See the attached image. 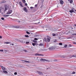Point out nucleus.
<instances>
[{
  "mask_svg": "<svg viewBox=\"0 0 76 76\" xmlns=\"http://www.w3.org/2000/svg\"><path fill=\"white\" fill-rule=\"evenodd\" d=\"M46 31H47V29H46Z\"/></svg>",
  "mask_w": 76,
  "mask_h": 76,
  "instance_id": "obj_53",
  "label": "nucleus"
},
{
  "mask_svg": "<svg viewBox=\"0 0 76 76\" xmlns=\"http://www.w3.org/2000/svg\"><path fill=\"white\" fill-rule=\"evenodd\" d=\"M24 61L26 63H29V61Z\"/></svg>",
  "mask_w": 76,
  "mask_h": 76,
  "instance_id": "obj_29",
  "label": "nucleus"
},
{
  "mask_svg": "<svg viewBox=\"0 0 76 76\" xmlns=\"http://www.w3.org/2000/svg\"><path fill=\"white\" fill-rule=\"evenodd\" d=\"M35 56H44V55L41 54H38V53H36L35 54Z\"/></svg>",
  "mask_w": 76,
  "mask_h": 76,
  "instance_id": "obj_4",
  "label": "nucleus"
},
{
  "mask_svg": "<svg viewBox=\"0 0 76 76\" xmlns=\"http://www.w3.org/2000/svg\"><path fill=\"white\" fill-rule=\"evenodd\" d=\"M69 47H72V45H69Z\"/></svg>",
  "mask_w": 76,
  "mask_h": 76,
  "instance_id": "obj_41",
  "label": "nucleus"
},
{
  "mask_svg": "<svg viewBox=\"0 0 76 76\" xmlns=\"http://www.w3.org/2000/svg\"><path fill=\"white\" fill-rule=\"evenodd\" d=\"M71 29H73V28H71Z\"/></svg>",
  "mask_w": 76,
  "mask_h": 76,
  "instance_id": "obj_50",
  "label": "nucleus"
},
{
  "mask_svg": "<svg viewBox=\"0 0 76 76\" xmlns=\"http://www.w3.org/2000/svg\"><path fill=\"white\" fill-rule=\"evenodd\" d=\"M32 45L33 46H35V44L34 43H33L32 44Z\"/></svg>",
  "mask_w": 76,
  "mask_h": 76,
  "instance_id": "obj_28",
  "label": "nucleus"
},
{
  "mask_svg": "<svg viewBox=\"0 0 76 76\" xmlns=\"http://www.w3.org/2000/svg\"><path fill=\"white\" fill-rule=\"evenodd\" d=\"M3 72L5 73H7V72L6 71L4 70L3 71Z\"/></svg>",
  "mask_w": 76,
  "mask_h": 76,
  "instance_id": "obj_16",
  "label": "nucleus"
},
{
  "mask_svg": "<svg viewBox=\"0 0 76 76\" xmlns=\"http://www.w3.org/2000/svg\"><path fill=\"white\" fill-rule=\"evenodd\" d=\"M3 16L4 17H7L8 16H9V15H4Z\"/></svg>",
  "mask_w": 76,
  "mask_h": 76,
  "instance_id": "obj_15",
  "label": "nucleus"
},
{
  "mask_svg": "<svg viewBox=\"0 0 76 76\" xmlns=\"http://www.w3.org/2000/svg\"><path fill=\"white\" fill-rule=\"evenodd\" d=\"M37 73H38L39 74V75H43V73L42 72H41L37 71Z\"/></svg>",
  "mask_w": 76,
  "mask_h": 76,
  "instance_id": "obj_6",
  "label": "nucleus"
},
{
  "mask_svg": "<svg viewBox=\"0 0 76 76\" xmlns=\"http://www.w3.org/2000/svg\"><path fill=\"white\" fill-rule=\"evenodd\" d=\"M22 1L24 3H26V1H25V0H23Z\"/></svg>",
  "mask_w": 76,
  "mask_h": 76,
  "instance_id": "obj_22",
  "label": "nucleus"
},
{
  "mask_svg": "<svg viewBox=\"0 0 76 76\" xmlns=\"http://www.w3.org/2000/svg\"><path fill=\"white\" fill-rule=\"evenodd\" d=\"M19 4H20V5L21 7H23V6H22V2H21V1L19 2Z\"/></svg>",
  "mask_w": 76,
  "mask_h": 76,
  "instance_id": "obj_8",
  "label": "nucleus"
},
{
  "mask_svg": "<svg viewBox=\"0 0 76 76\" xmlns=\"http://www.w3.org/2000/svg\"><path fill=\"white\" fill-rule=\"evenodd\" d=\"M73 0H70V1H69V2H70V3H71V4H72V3H73Z\"/></svg>",
  "mask_w": 76,
  "mask_h": 76,
  "instance_id": "obj_18",
  "label": "nucleus"
},
{
  "mask_svg": "<svg viewBox=\"0 0 76 76\" xmlns=\"http://www.w3.org/2000/svg\"><path fill=\"white\" fill-rule=\"evenodd\" d=\"M73 32L74 31H73V30H71Z\"/></svg>",
  "mask_w": 76,
  "mask_h": 76,
  "instance_id": "obj_47",
  "label": "nucleus"
},
{
  "mask_svg": "<svg viewBox=\"0 0 76 76\" xmlns=\"http://www.w3.org/2000/svg\"><path fill=\"white\" fill-rule=\"evenodd\" d=\"M29 42H26V44H29Z\"/></svg>",
  "mask_w": 76,
  "mask_h": 76,
  "instance_id": "obj_32",
  "label": "nucleus"
},
{
  "mask_svg": "<svg viewBox=\"0 0 76 76\" xmlns=\"http://www.w3.org/2000/svg\"><path fill=\"white\" fill-rule=\"evenodd\" d=\"M74 25L75 26H76V24H75Z\"/></svg>",
  "mask_w": 76,
  "mask_h": 76,
  "instance_id": "obj_49",
  "label": "nucleus"
},
{
  "mask_svg": "<svg viewBox=\"0 0 76 76\" xmlns=\"http://www.w3.org/2000/svg\"><path fill=\"white\" fill-rule=\"evenodd\" d=\"M23 43H25V41H24V42H23Z\"/></svg>",
  "mask_w": 76,
  "mask_h": 76,
  "instance_id": "obj_48",
  "label": "nucleus"
},
{
  "mask_svg": "<svg viewBox=\"0 0 76 76\" xmlns=\"http://www.w3.org/2000/svg\"><path fill=\"white\" fill-rule=\"evenodd\" d=\"M35 7H37V4H36L35 6Z\"/></svg>",
  "mask_w": 76,
  "mask_h": 76,
  "instance_id": "obj_42",
  "label": "nucleus"
},
{
  "mask_svg": "<svg viewBox=\"0 0 76 76\" xmlns=\"http://www.w3.org/2000/svg\"><path fill=\"white\" fill-rule=\"evenodd\" d=\"M3 3H4V2H3Z\"/></svg>",
  "mask_w": 76,
  "mask_h": 76,
  "instance_id": "obj_56",
  "label": "nucleus"
},
{
  "mask_svg": "<svg viewBox=\"0 0 76 76\" xmlns=\"http://www.w3.org/2000/svg\"><path fill=\"white\" fill-rule=\"evenodd\" d=\"M25 37H29V36H28V35H25Z\"/></svg>",
  "mask_w": 76,
  "mask_h": 76,
  "instance_id": "obj_26",
  "label": "nucleus"
},
{
  "mask_svg": "<svg viewBox=\"0 0 76 76\" xmlns=\"http://www.w3.org/2000/svg\"><path fill=\"white\" fill-rule=\"evenodd\" d=\"M0 51H1V52H3V50L0 49Z\"/></svg>",
  "mask_w": 76,
  "mask_h": 76,
  "instance_id": "obj_35",
  "label": "nucleus"
},
{
  "mask_svg": "<svg viewBox=\"0 0 76 76\" xmlns=\"http://www.w3.org/2000/svg\"><path fill=\"white\" fill-rule=\"evenodd\" d=\"M1 19H2V20H4V18H1Z\"/></svg>",
  "mask_w": 76,
  "mask_h": 76,
  "instance_id": "obj_37",
  "label": "nucleus"
},
{
  "mask_svg": "<svg viewBox=\"0 0 76 76\" xmlns=\"http://www.w3.org/2000/svg\"><path fill=\"white\" fill-rule=\"evenodd\" d=\"M75 10V12H76V10Z\"/></svg>",
  "mask_w": 76,
  "mask_h": 76,
  "instance_id": "obj_52",
  "label": "nucleus"
},
{
  "mask_svg": "<svg viewBox=\"0 0 76 76\" xmlns=\"http://www.w3.org/2000/svg\"><path fill=\"white\" fill-rule=\"evenodd\" d=\"M73 35H76V34H73Z\"/></svg>",
  "mask_w": 76,
  "mask_h": 76,
  "instance_id": "obj_43",
  "label": "nucleus"
},
{
  "mask_svg": "<svg viewBox=\"0 0 76 76\" xmlns=\"http://www.w3.org/2000/svg\"><path fill=\"white\" fill-rule=\"evenodd\" d=\"M76 74V72H72V74Z\"/></svg>",
  "mask_w": 76,
  "mask_h": 76,
  "instance_id": "obj_30",
  "label": "nucleus"
},
{
  "mask_svg": "<svg viewBox=\"0 0 76 76\" xmlns=\"http://www.w3.org/2000/svg\"><path fill=\"white\" fill-rule=\"evenodd\" d=\"M25 52H26V50H25Z\"/></svg>",
  "mask_w": 76,
  "mask_h": 76,
  "instance_id": "obj_51",
  "label": "nucleus"
},
{
  "mask_svg": "<svg viewBox=\"0 0 76 76\" xmlns=\"http://www.w3.org/2000/svg\"><path fill=\"white\" fill-rule=\"evenodd\" d=\"M67 47V45H64V47H62V48H66V47Z\"/></svg>",
  "mask_w": 76,
  "mask_h": 76,
  "instance_id": "obj_11",
  "label": "nucleus"
},
{
  "mask_svg": "<svg viewBox=\"0 0 76 76\" xmlns=\"http://www.w3.org/2000/svg\"><path fill=\"white\" fill-rule=\"evenodd\" d=\"M73 44H76V43L75 42H73Z\"/></svg>",
  "mask_w": 76,
  "mask_h": 76,
  "instance_id": "obj_44",
  "label": "nucleus"
},
{
  "mask_svg": "<svg viewBox=\"0 0 76 76\" xmlns=\"http://www.w3.org/2000/svg\"><path fill=\"white\" fill-rule=\"evenodd\" d=\"M60 3L61 4H64V1H63V0H60Z\"/></svg>",
  "mask_w": 76,
  "mask_h": 76,
  "instance_id": "obj_7",
  "label": "nucleus"
},
{
  "mask_svg": "<svg viewBox=\"0 0 76 76\" xmlns=\"http://www.w3.org/2000/svg\"><path fill=\"white\" fill-rule=\"evenodd\" d=\"M4 7L5 10L4 9V8H3L2 7H0V13H1L2 15L3 14V12L5 13L6 10H7L8 9V6L7 5H5Z\"/></svg>",
  "mask_w": 76,
  "mask_h": 76,
  "instance_id": "obj_1",
  "label": "nucleus"
},
{
  "mask_svg": "<svg viewBox=\"0 0 76 76\" xmlns=\"http://www.w3.org/2000/svg\"><path fill=\"white\" fill-rule=\"evenodd\" d=\"M15 28H20V27H19V26H16V27H15Z\"/></svg>",
  "mask_w": 76,
  "mask_h": 76,
  "instance_id": "obj_34",
  "label": "nucleus"
},
{
  "mask_svg": "<svg viewBox=\"0 0 76 76\" xmlns=\"http://www.w3.org/2000/svg\"><path fill=\"white\" fill-rule=\"evenodd\" d=\"M2 38V36H0V39Z\"/></svg>",
  "mask_w": 76,
  "mask_h": 76,
  "instance_id": "obj_39",
  "label": "nucleus"
},
{
  "mask_svg": "<svg viewBox=\"0 0 76 76\" xmlns=\"http://www.w3.org/2000/svg\"><path fill=\"white\" fill-rule=\"evenodd\" d=\"M44 40L45 42H47V39L45 38Z\"/></svg>",
  "mask_w": 76,
  "mask_h": 76,
  "instance_id": "obj_20",
  "label": "nucleus"
},
{
  "mask_svg": "<svg viewBox=\"0 0 76 76\" xmlns=\"http://www.w3.org/2000/svg\"><path fill=\"white\" fill-rule=\"evenodd\" d=\"M75 8H72V10H70L69 11V12L70 13H73V12H75Z\"/></svg>",
  "mask_w": 76,
  "mask_h": 76,
  "instance_id": "obj_2",
  "label": "nucleus"
},
{
  "mask_svg": "<svg viewBox=\"0 0 76 76\" xmlns=\"http://www.w3.org/2000/svg\"><path fill=\"white\" fill-rule=\"evenodd\" d=\"M47 38L48 42H50V38Z\"/></svg>",
  "mask_w": 76,
  "mask_h": 76,
  "instance_id": "obj_13",
  "label": "nucleus"
},
{
  "mask_svg": "<svg viewBox=\"0 0 76 76\" xmlns=\"http://www.w3.org/2000/svg\"><path fill=\"white\" fill-rule=\"evenodd\" d=\"M52 35L53 36H56V34H55L53 33Z\"/></svg>",
  "mask_w": 76,
  "mask_h": 76,
  "instance_id": "obj_31",
  "label": "nucleus"
},
{
  "mask_svg": "<svg viewBox=\"0 0 76 76\" xmlns=\"http://www.w3.org/2000/svg\"><path fill=\"white\" fill-rule=\"evenodd\" d=\"M12 44V45H14V44Z\"/></svg>",
  "mask_w": 76,
  "mask_h": 76,
  "instance_id": "obj_45",
  "label": "nucleus"
},
{
  "mask_svg": "<svg viewBox=\"0 0 76 76\" xmlns=\"http://www.w3.org/2000/svg\"><path fill=\"white\" fill-rule=\"evenodd\" d=\"M71 15H72V14H71Z\"/></svg>",
  "mask_w": 76,
  "mask_h": 76,
  "instance_id": "obj_57",
  "label": "nucleus"
},
{
  "mask_svg": "<svg viewBox=\"0 0 76 76\" xmlns=\"http://www.w3.org/2000/svg\"><path fill=\"white\" fill-rule=\"evenodd\" d=\"M1 67L3 70H5V68L3 66H1Z\"/></svg>",
  "mask_w": 76,
  "mask_h": 76,
  "instance_id": "obj_12",
  "label": "nucleus"
},
{
  "mask_svg": "<svg viewBox=\"0 0 76 76\" xmlns=\"http://www.w3.org/2000/svg\"><path fill=\"white\" fill-rule=\"evenodd\" d=\"M33 42H34L35 43H37V41L35 40H33Z\"/></svg>",
  "mask_w": 76,
  "mask_h": 76,
  "instance_id": "obj_19",
  "label": "nucleus"
},
{
  "mask_svg": "<svg viewBox=\"0 0 76 76\" xmlns=\"http://www.w3.org/2000/svg\"><path fill=\"white\" fill-rule=\"evenodd\" d=\"M19 22H20V21H19Z\"/></svg>",
  "mask_w": 76,
  "mask_h": 76,
  "instance_id": "obj_55",
  "label": "nucleus"
},
{
  "mask_svg": "<svg viewBox=\"0 0 76 76\" xmlns=\"http://www.w3.org/2000/svg\"><path fill=\"white\" fill-rule=\"evenodd\" d=\"M40 61H46V60L45 59H42V58H41V59H40Z\"/></svg>",
  "mask_w": 76,
  "mask_h": 76,
  "instance_id": "obj_9",
  "label": "nucleus"
},
{
  "mask_svg": "<svg viewBox=\"0 0 76 76\" xmlns=\"http://www.w3.org/2000/svg\"><path fill=\"white\" fill-rule=\"evenodd\" d=\"M25 6H27V4L26 3H25Z\"/></svg>",
  "mask_w": 76,
  "mask_h": 76,
  "instance_id": "obj_40",
  "label": "nucleus"
},
{
  "mask_svg": "<svg viewBox=\"0 0 76 76\" xmlns=\"http://www.w3.org/2000/svg\"><path fill=\"white\" fill-rule=\"evenodd\" d=\"M23 41H25L24 40H23Z\"/></svg>",
  "mask_w": 76,
  "mask_h": 76,
  "instance_id": "obj_54",
  "label": "nucleus"
},
{
  "mask_svg": "<svg viewBox=\"0 0 76 76\" xmlns=\"http://www.w3.org/2000/svg\"><path fill=\"white\" fill-rule=\"evenodd\" d=\"M12 10H10L9 11L7 12L6 14L7 15H9L10 14L12 13Z\"/></svg>",
  "mask_w": 76,
  "mask_h": 76,
  "instance_id": "obj_3",
  "label": "nucleus"
},
{
  "mask_svg": "<svg viewBox=\"0 0 76 76\" xmlns=\"http://www.w3.org/2000/svg\"><path fill=\"white\" fill-rule=\"evenodd\" d=\"M23 10L25 12H27L28 10H27V9H26V7H25L23 8Z\"/></svg>",
  "mask_w": 76,
  "mask_h": 76,
  "instance_id": "obj_5",
  "label": "nucleus"
},
{
  "mask_svg": "<svg viewBox=\"0 0 76 76\" xmlns=\"http://www.w3.org/2000/svg\"><path fill=\"white\" fill-rule=\"evenodd\" d=\"M72 57H76V55H73L72 56Z\"/></svg>",
  "mask_w": 76,
  "mask_h": 76,
  "instance_id": "obj_23",
  "label": "nucleus"
},
{
  "mask_svg": "<svg viewBox=\"0 0 76 76\" xmlns=\"http://www.w3.org/2000/svg\"><path fill=\"white\" fill-rule=\"evenodd\" d=\"M14 75H17V72H15V73H14Z\"/></svg>",
  "mask_w": 76,
  "mask_h": 76,
  "instance_id": "obj_38",
  "label": "nucleus"
},
{
  "mask_svg": "<svg viewBox=\"0 0 76 76\" xmlns=\"http://www.w3.org/2000/svg\"><path fill=\"white\" fill-rule=\"evenodd\" d=\"M30 9H31L32 10V9H34V7H30Z\"/></svg>",
  "mask_w": 76,
  "mask_h": 76,
  "instance_id": "obj_24",
  "label": "nucleus"
},
{
  "mask_svg": "<svg viewBox=\"0 0 76 76\" xmlns=\"http://www.w3.org/2000/svg\"><path fill=\"white\" fill-rule=\"evenodd\" d=\"M52 48L53 50H54V49H56V46H52Z\"/></svg>",
  "mask_w": 76,
  "mask_h": 76,
  "instance_id": "obj_17",
  "label": "nucleus"
},
{
  "mask_svg": "<svg viewBox=\"0 0 76 76\" xmlns=\"http://www.w3.org/2000/svg\"><path fill=\"white\" fill-rule=\"evenodd\" d=\"M34 40H38V39L37 38H35L34 39Z\"/></svg>",
  "mask_w": 76,
  "mask_h": 76,
  "instance_id": "obj_33",
  "label": "nucleus"
},
{
  "mask_svg": "<svg viewBox=\"0 0 76 76\" xmlns=\"http://www.w3.org/2000/svg\"><path fill=\"white\" fill-rule=\"evenodd\" d=\"M48 49L49 50H53V46L50 47Z\"/></svg>",
  "mask_w": 76,
  "mask_h": 76,
  "instance_id": "obj_10",
  "label": "nucleus"
},
{
  "mask_svg": "<svg viewBox=\"0 0 76 76\" xmlns=\"http://www.w3.org/2000/svg\"><path fill=\"white\" fill-rule=\"evenodd\" d=\"M26 32L27 34H30V33L28 31H26Z\"/></svg>",
  "mask_w": 76,
  "mask_h": 76,
  "instance_id": "obj_27",
  "label": "nucleus"
},
{
  "mask_svg": "<svg viewBox=\"0 0 76 76\" xmlns=\"http://www.w3.org/2000/svg\"><path fill=\"white\" fill-rule=\"evenodd\" d=\"M59 45H62L63 44H62V43H59Z\"/></svg>",
  "mask_w": 76,
  "mask_h": 76,
  "instance_id": "obj_21",
  "label": "nucleus"
},
{
  "mask_svg": "<svg viewBox=\"0 0 76 76\" xmlns=\"http://www.w3.org/2000/svg\"><path fill=\"white\" fill-rule=\"evenodd\" d=\"M39 46H43V43H40L39 44Z\"/></svg>",
  "mask_w": 76,
  "mask_h": 76,
  "instance_id": "obj_14",
  "label": "nucleus"
},
{
  "mask_svg": "<svg viewBox=\"0 0 76 76\" xmlns=\"http://www.w3.org/2000/svg\"><path fill=\"white\" fill-rule=\"evenodd\" d=\"M10 43V42H5L4 44H8Z\"/></svg>",
  "mask_w": 76,
  "mask_h": 76,
  "instance_id": "obj_25",
  "label": "nucleus"
},
{
  "mask_svg": "<svg viewBox=\"0 0 76 76\" xmlns=\"http://www.w3.org/2000/svg\"><path fill=\"white\" fill-rule=\"evenodd\" d=\"M68 1H70V0H68Z\"/></svg>",
  "mask_w": 76,
  "mask_h": 76,
  "instance_id": "obj_46",
  "label": "nucleus"
},
{
  "mask_svg": "<svg viewBox=\"0 0 76 76\" xmlns=\"http://www.w3.org/2000/svg\"><path fill=\"white\" fill-rule=\"evenodd\" d=\"M69 34H72V31H69Z\"/></svg>",
  "mask_w": 76,
  "mask_h": 76,
  "instance_id": "obj_36",
  "label": "nucleus"
}]
</instances>
